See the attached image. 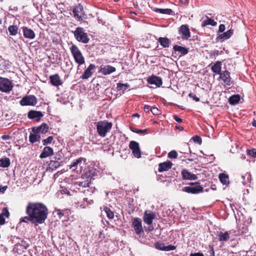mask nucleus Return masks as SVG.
Wrapping results in <instances>:
<instances>
[{
	"label": "nucleus",
	"instance_id": "nucleus-30",
	"mask_svg": "<svg viewBox=\"0 0 256 256\" xmlns=\"http://www.w3.org/2000/svg\"><path fill=\"white\" fill-rule=\"evenodd\" d=\"M10 216V212L6 208L2 210V214H0V224H4L6 221L4 216L8 218Z\"/></svg>",
	"mask_w": 256,
	"mask_h": 256
},
{
	"label": "nucleus",
	"instance_id": "nucleus-49",
	"mask_svg": "<svg viewBox=\"0 0 256 256\" xmlns=\"http://www.w3.org/2000/svg\"><path fill=\"white\" fill-rule=\"evenodd\" d=\"M165 246L164 244L157 242L155 244V248L159 250H164Z\"/></svg>",
	"mask_w": 256,
	"mask_h": 256
},
{
	"label": "nucleus",
	"instance_id": "nucleus-41",
	"mask_svg": "<svg viewBox=\"0 0 256 256\" xmlns=\"http://www.w3.org/2000/svg\"><path fill=\"white\" fill-rule=\"evenodd\" d=\"M74 58L75 62L79 65L82 64L85 62L84 58L83 56L82 53L74 56Z\"/></svg>",
	"mask_w": 256,
	"mask_h": 256
},
{
	"label": "nucleus",
	"instance_id": "nucleus-52",
	"mask_svg": "<svg viewBox=\"0 0 256 256\" xmlns=\"http://www.w3.org/2000/svg\"><path fill=\"white\" fill-rule=\"evenodd\" d=\"M17 244H20V246H22L23 248H24L26 250L29 246V244L28 243H27L26 242L25 240H20V242H18V243H17Z\"/></svg>",
	"mask_w": 256,
	"mask_h": 256
},
{
	"label": "nucleus",
	"instance_id": "nucleus-45",
	"mask_svg": "<svg viewBox=\"0 0 256 256\" xmlns=\"http://www.w3.org/2000/svg\"><path fill=\"white\" fill-rule=\"evenodd\" d=\"M223 53L222 51H218V50H211L209 52V56L210 58L212 59H216V56H218L219 54H221Z\"/></svg>",
	"mask_w": 256,
	"mask_h": 256
},
{
	"label": "nucleus",
	"instance_id": "nucleus-13",
	"mask_svg": "<svg viewBox=\"0 0 256 256\" xmlns=\"http://www.w3.org/2000/svg\"><path fill=\"white\" fill-rule=\"evenodd\" d=\"M179 34H182L183 40H188L190 36V30L186 24H183L180 26L178 30Z\"/></svg>",
	"mask_w": 256,
	"mask_h": 256
},
{
	"label": "nucleus",
	"instance_id": "nucleus-36",
	"mask_svg": "<svg viewBox=\"0 0 256 256\" xmlns=\"http://www.w3.org/2000/svg\"><path fill=\"white\" fill-rule=\"evenodd\" d=\"M10 164V160L8 158L0 159V166L2 168H8Z\"/></svg>",
	"mask_w": 256,
	"mask_h": 256
},
{
	"label": "nucleus",
	"instance_id": "nucleus-57",
	"mask_svg": "<svg viewBox=\"0 0 256 256\" xmlns=\"http://www.w3.org/2000/svg\"><path fill=\"white\" fill-rule=\"evenodd\" d=\"M144 230L146 232H149L151 231H152L154 228L153 226V225H148L147 226H144Z\"/></svg>",
	"mask_w": 256,
	"mask_h": 256
},
{
	"label": "nucleus",
	"instance_id": "nucleus-37",
	"mask_svg": "<svg viewBox=\"0 0 256 256\" xmlns=\"http://www.w3.org/2000/svg\"><path fill=\"white\" fill-rule=\"evenodd\" d=\"M219 179L220 182L223 184H229L228 176L224 173H221L219 174Z\"/></svg>",
	"mask_w": 256,
	"mask_h": 256
},
{
	"label": "nucleus",
	"instance_id": "nucleus-39",
	"mask_svg": "<svg viewBox=\"0 0 256 256\" xmlns=\"http://www.w3.org/2000/svg\"><path fill=\"white\" fill-rule=\"evenodd\" d=\"M104 212L106 213V216L108 219L112 220L114 218V213L110 208L107 206H104Z\"/></svg>",
	"mask_w": 256,
	"mask_h": 256
},
{
	"label": "nucleus",
	"instance_id": "nucleus-18",
	"mask_svg": "<svg viewBox=\"0 0 256 256\" xmlns=\"http://www.w3.org/2000/svg\"><path fill=\"white\" fill-rule=\"evenodd\" d=\"M181 174L184 180H192L198 179V176L196 174L190 172L186 169L182 170Z\"/></svg>",
	"mask_w": 256,
	"mask_h": 256
},
{
	"label": "nucleus",
	"instance_id": "nucleus-17",
	"mask_svg": "<svg viewBox=\"0 0 256 256\" xmlns=\"http://www.w3.org/2000/svg\"><path fill=\"white\" fill-rule=\"evenodd\" d=\"M147 81L148 84H154L158 87L160 86L162 84V79L160 77L153 75L148 77Z\"/></svg>",
	"mask_w": 256,
	"mask_h": 256
},
{
	"label": "nucleus",
	"instance_id": "nucleus-7",
	"mask_svg": "<svg viewBox=\"0 0 256 256\" xmlns=\"http://www.w3.org/2000/svg\"><path fill=\"white\" fill-rule=\"evenodd\" d=\"M158 216L156 212L150 210L144 211L142 217L144 222L146 224H152L154 220L158 219Z\"/></svg>",
	"mask_w": 256,
	"mask_h": 256
},
{
	"label": "nucleus",
	"instance_id": "nucleus-31",
	"mask_svg": "<svg viewBox=\"0 0 256 256\" xmlns=\"http://www.w3.org/2000/svg\"><path fill=\"white\" fill-rule=\"evenodd\" d=\"M240 100V96L239 94H234L230 97L228 102L232 105H236L238 103Z\"/></svg>",
	"mask_w": 256,
	"mask_h": 256
},
{
	"label": "nucleus",
	"instance_id": "nucleus-35",
	"mask_svg": "<svg viewBox=\"0 0 256 256\" xmlns=\"http://www.w3.org/2000/svg\"><path fill=\"white\" fill-rule=\"evenodd\" d=\"M142 226V225H134L136 232L137 234L139 235L140 236H144V228Z\"/></svg>",
	"mask_w": 256,
	"mask_h": 256
},
{
	"label": "nucleus",
	"instance_id": "nucleus-63",
	"mask_svg": "<svg viewBox=\"0 0 256 256\" xmlns=\"http://www.w3.org/2000/svg\"><path fill=\"white\" fill-rule=\"evenodd\" d=\"M210 248V256H215V253L212 246H209Z\"/></svg>",
	"mask_w": 256,
	"mask_h": 256
},
{
	"label": "nucleus",
	"instance_id": "nucleus-10",
	"mask_svg": "<svg viewBox=\"0 0 256 256\" xmlns=\"http://www.w3.org/2000/svg\"><path fill=\"white\" fill-rule=\"evenodd\" d=\"M129 148L132 150V154L136 158H140L141 152L139 144L138 142L134 140L130 142Z\"/></svg>",
	"mask_w": 256,
	"mask_h": 256
},
{
	"label": "nucleus",
	"instance_id": "nucleus-1",
	"mask_svg": "<svg viewBox=\"0 0 256 256\" xmlns=\"http://www.w3.org/2000/svg\"><path fill=\"white\" fill-rule=\"evenodd\" d=\"M26 213L27 216L22 218L20 223L30 222L33 224H42L48 218V208L42 202H30L26 207Z\"/></svg>",
	"mask_w": 256,
	"mask_h": 256
},
{
	"label": "nucleus",
	"instance_id": "nucleus-12",
	"mask_svg": "<svg viewBox=\"0 0 256 256\" xmlns=\"http://www.w3.org/2000/svg\"><path fill=\"white\" fill-rule=\"evenodd\" d=\"M72 12L74 14V17L78 20H82V14L84 12L83 6L80 4H78L76 5L72 10Z\"/></svg>",
	"mask_w": 256,
	"mask_h": 256
},
{
	"label": "nucleus",
	"instance_id": "nucleus-50",
	"mask_svg": "<svg viewBox=\"0 0 256 256\" xmlns=\"http://www.w3.org/2000/svg\"><path fill=\"white\" fill-rule=\"evenodd\" d=\"M50 165L51 166L52 168H56L60 166V164L58 161L51 160L50 162Z\"/></svg>",
	"mask_w": 256,
	"mask_h": 256
},
{
	"label": "nucleus",
	"instance_id": "nucleus-11",
	"mask_svg": "<svg viewBox=\"0 0 256 256\" xmlns=\"http://www.w3.org/2000/svg\"><path fill=\"white\" fill-rule=\"evenodd\" d=\"M43 116V114L40 111L30 110L28 113V118L36 122H39Z\"/></svg>",
	"mask_w": 256,
	"mask_h": 256
},
{
	"label": "nucleus",
	"instance_id": "nucleus-33",
	"mask_svg": "<svg viewBox=\"0 0 256 256\" xmlns=\"http://www.w3.org/2000/svg\"><path fill=\"white\" fill-rule=\"evenodd\" d=\"M206 20H204L202 23V26L204 27L208 25H211L212 26H216L217 22L212 18H209L208 16H206Z\"/></svg>",
	"mask_w": 256,
	"mask_h": 256
},
{
	"label": "nucleus",
	"instance_id": "nucleus-62",
	"mask_svg": "<svg viewBox=\"0 0 256 256\" xmlns=\"http://www.w3.org/2000/svg\"><path fill=\"white\" fill-rule=\"evenodd\" d=\"M174 117V120L177 122H178V123H180L182 122V118H179L178 116L176 115H174L173 116Z\"/></svg>",
	"mask_w": 256,
	"mask_h": 256
},
{
	"label": "nucleus",
	"instance_id": "nucleus-56",
	"mask_svg": "<svg viewBox=\"0 0 256 256\" xmlns=\"http://www.w3.org/2000/svg\"><path fill=\"white\" fill-rule=\"evenodd\" d=\"M176 247L174 246H172L171 244L168 245L167 246H165L164 248V251H169L172 250H175Z\"/></svg>",
	"mask_w": 256,
	"mask_h": 256
},
{
	"label": "nucleus",
	"instance_id": "nucleus-20",
	"mask_svg": "<svg viewBox=\"0 0 256 256\" xmlns=\"http://www.w3.org/2000/svg\"><path fill=\"white\" fill-rule=\"evenodd\" d=\"M172 163L170 160L160 163L158 164V170L160 172L164 171H168L172 168Z\"/></svg>",
	"mask_w": 256,
	"mask_h": 256
},
{
	"label": "nucleus",
	"instance_id": "nucleus-8",
	"mask_svg": "<svg viewBox=\"0 0 256 256\" xmlns=\"http://www.w3.org/2000/svg\"><path fill=\"white\" fill-rule=\"evenodd\" d=\"M86 159L84 158H79L69 165V168L72 170H76L77 172H81L83 166L84 165Z\"/></svg>",
	"mask_w": 256,
	"mask_h": 256
},
{
	"label": "nucleus",
	"instance_id": "nucleus-46",
	"mask_svg": "<svg viewBox=\"0 0 256 256\" xmlns=\"http://www.w3.org/2000/svg\"><path fill=\"white\" fill-rule=\"evenodd\" d=\"M130 130L135 133L138 134H145L147 133L148 130H139L137 129L133 126H130Z\"/></svg>",
	"mask_w": 256,
	"mask_h": 256
},
{
	"label": "nucleus",
	"instance_id": "nucleus-34",
	"mask_svg": "<svg viewBox=\"0 0 256 256\" xmlns=\"http://www.w3.org/2000/svg\"><path fill=\"white\" fill-rule=\"evenodd\" d=\"M40 138V136L38 134H30L29 136V140L32 144L39 141Z\"/></svg>",
	"mask_w": 256,
	"mask_h": 256
},
{
	"label": "nucleus",
	"instance_id": "nucleus-4",
	"mask_svg": "<svg viewBox=\"0 0 256 256\" xmlns=\"http://www.w3.org/2000/svg\"><path fill=\"white\" fill-rule=\"evenodd\" d=\"M72 32L74 34V38L78 42L83 44H87L89 42L90 39L83 28L77 27L76 30Z\"/></svg>",
	"mask_w": 256,
	"mask_h": 256
},
{
	"label": "nucleus",
	"instance_id": "nucleus-32",
	"mask_svg": "<svg viewBox=\"0 0 256 256\" xmlns=\"http://www.w3.org/2000/svg\"><path fill=\"white\" fill-rule=\"evenodd\" d=\"M230 232H219L218 234V240L220 241H226L230 238Z\"/></svg>",
	"mask_w": 256,
	"mask_h": 256
},
{
	"label": "nucleus",
	"instance_id": "nucleus-3",
	"mask_svg": "<svg viewBox=\"0 0 256 256\" xmlns=\"http://www.w3.org/2000/svg\"><path fill=\"white\" fill-rule=\"evenodd\" d=\"M97 132L101 137H105L112 129V124L108 120H100L96 123Z\"/></svg>",
	"mask_w": 256,
	"mask_h": 256
},
{
	"label": "nucleus",
	"instance_id": "nucleus-51",
	"mask_svg": "<svg viewBox=\"0 0 256 256\" xmlns=\"http://www.w3.org/2000/svg\"><path fill=\"white\" fill-rule=\"evenodd\" d=\"M150 111L154 115L158 116L160 114V110L156 107L152 108L150 109Z\"/></svg>",
	"mask_w": 256,
	"mask_h": 256
},
{
	"label": "nucleus",
	"instance_id": "nucleus-14",
	"mask_svg": "<svg viewBox=\"0 0 256 256\" xmlns=\"http://www.w3.org/2000/svg\"><path fill=\"white\" fill-rule=\"evenodd\" d=\"M96 68L94 64H90L87 68L84 70V74L81 76L80 78L82 80H86L90 78L93 74Z\"/></svg>",
	"mask_w": 256,
	"mask_h": 256
},
{
	"label": "nucleus",
	"instance_id": "nucleus-24",
	"mask_svg": "<svg viewBox=\"0 0 256 256\" xmlns=\"http://www.w3.org/2000/svg\"><path fill=\"white\" fill-rule=\"evenodd\" d=\"M22 31L24 36L26 38L34 39L35 38V34L32 29L28 28L27 27L24 26L22 28Z\"/></svg>",
	"mask_w": 256,
	"mask_h": 256
},
{
	"label": "nucleus",
	"instance_id": "nucleus-55",
	"mask_svg": "<svg viewBox=\"0 0 256 256\" xmlns=\"http://www.w3.org/2000/svg\"><path fill=\"white\" fill-rule=\"evenodd\" d=\"M188 96L190 97V98H192L196 102H200V98L196 96L195 94L193 92H190L188 94Z\"/></svg>",
	"mask_w": 256,
	"mask_h": 256
},
{
	"label": "nucleus",
	"instance_id": "nucleus-58",
	"mask_svg": "<svg viewBox=\"0 0 256 256\" xmlns=\"http://www.w3.org/2000/svg\"><path fill=\"white\" fill-rule=\"evenodd\" d=\"M142 220L140 218H135L133 219L132 224H142Z\"/></svg>",
	"mask_w": 256,
	"mask_h": 256
},
{
	"label": "nucleus",
	"instance_id": "nucleus-6",
	"mask_svg": "<svg viewBox=\"0 0 256 256\" xmlns=\"http://www.w3.org/2000/svg\"><path fill=\"white\" fill-rule=\"evenodd\" d=\"M38 102L37 98L34 95H28L23 97L20 102L22 106H34Z\"/></svg>",
	"mask_w": 256,
	"mask_h": 256
},
{
	"label": "nucleus",
	"instance_id": "nucleus-48",
	"mask_svg": "<svg viewBox=\"0 0 256 256\" xmlns=\"http://www.w3.org/2000/svg\"><path fill=\"white\" fill-rule=\"evenodd\" d=\"M168 156L170 158H176L178 157V153L175 150H172L168 153Z\"/></svg>",
	"mask_w": 256,
	"mask_h": 256
},
{
	"label": "nucleus",
	"instance_id": "nucleus-60",
	"mask_svg": "<svg viewBox=\"0 0 256 256\" xmlns=\"http://www.w3.org/2000/svg\"><path fill=\"white\" fill-rule=\"evenodd\" d=\"M8 188V186H0V193L4 194Z\"/></svg>",
	"mask_w": 256,
	"mask_h": 256
},
{
	"label": "nucleus",
	"instance_id": "nucleus-43",
	"mask_svg": "<svg viewBox=\"0 0 256 256\" xmlns=\"http://www.w3.org/2000/svg\"><path fill=\"white\" fill-rule=\"evenodd\" d=\"M18 27L16 26H10L8 30L10 35L16 36L18 34Z\"/></svg>",
	"mask_w": 256,
	"mask_h": 256
},
{
	"label": "nucleus",
	"instance_id": "nucleus-16",
	"mask_svg": "<svg viewBox=\"0 0 256 256\" xmlns=\"http://www.w3.org/2000/svg\"><path fill=\"white\" fill-rule=\"evenodd\" d=\"M48 130V126L46 123H43L40 126H34L32 128V131L34 133L39 134H46Z\"/></svg>",
	"mask_w": 256,
	"mask_h": 256
},
{
	"label": "nucleus",
	"instance_id": "nucleus-61",
	"mask_svg": "<svg viewBox=\"0 0 256 256\" xmlns=\"http://www.w3.org/2000/svg\"><path fill=\"white\" fill-rule=\"evenodd\" d=\"M188 151L189 152H188L186 150L184 149H182L181 151H180V153L183 154H189V153H191V150L190 148H188Z\"/></svg>",
	"mask_w": 256,
	"mask_h": 256
},
{
	"label": "nucleus",
	"instance_id": "nucleus-40",
	"mask_svg": "<svg viewBox=\"0 0 256 256\" xmlns=\"http://www.w3.org/2000/svg\"><path fill=\"white\" fill-rule=\"evenodd\" d=\"M70 50L74 57L82 54L78 47L75 44H72L70 48Z\"/></svg>",
	"mask_w": 256,
	"mask_h": 256
},
{
	"label": "nucleus",
	"instance_id": "nucleus-22",
	"mask_svg": "<svg viewBox=\"0 0 256 256\" xmlns=\"http://www.w3.org/2000/svg\"><path fill=\"white\" fill-rule=\"evenodd\" d=\"M220 76V78H222L224 83H226L227 85H230L231 82V78L230 76V72L226 70H225L223 72H220V74H219Z\"/></svg>",
	"mask_w": 256,
	"mask_h": 256
},
{
	"label": "nucleus",
	"instance_id": "nucleus-25",
	"mask_svg": "<svg viewBox=\"0 0 256 256\" xmlns=\"http://www.w3.org/2000/svg\"><path fill=\"white\" fill-rule=\"evenodd\" d=\"M234 33V30L232 29H230L228 30L227 32H223L222 34H220L217 37L218 40H222V41H224V40H228L231 37Z\"/></svg>",
	"mask_w": 256,
	"mask_h": 256
},
{
	"label": "nucleus",
	"instance_id": "nucleus-23",
	"mask_svg": "<svg viewBox=\"0 0 256 256\" xmlns=\"http://www.w3.org/2000/svg\"><path fill=\"white\" fill-rule=\"evenodd\" d=\"M54 154L53 149L50 146H45L42 152L40 155V158H44L52 156Z\"/></svg>",
	"mask_w": 256,
	"mask_h": 256
},
{
	"label": "nucleus",
	"instance_id": "nucleus-21",
	"mask_svg": "<svg viewBox=\"0 0 256 256\" xmlns=\"http://www.w3.org/2000/svg\"><path fill=\"white\" fill-rule=\"evenodd\" d=\"M51 84L55 86H58L62 84L60 76L58 74H55L50 76Z\"/></svg>",
	"mask_w": 256,
	"mask_h": 256
},
{
	"label": "nucleus",
	"instance_id": "nucleus-47",
	"mask_svg": "<svg viewBox=\"0 0 256 256\" xmlns=\"http://www.w3.org/2000/svg\"><path fill=\"white\" fill-rule=\"evenodd\" d=\"M54 140V138L52 136H49L46 139H44L42 140V143L44 146H47L48 144H50L52 140Z\"/></svg>",
	"mask_w": 256,
	"mask_h": 256
},
{
	"label": "nucleus",
	"instance_id": "nucleus-28",
	"mask_svg": "<svg viewBox=\"0 0 256 256\" xmlns=\"http://www.w3.org/2000/svg\"><path fill=\"white\" fill-rule=\"evenodd\" d=\"M152 10L157 13L166 14H172L173 11L170 8H152Z\"/></svg>",
	"mask_w": 256,
	"mask_h": 256
},
{
	"label": "nucleus",
	"instance_id": "nucleus-53",
	"mask_svg": "<svg viewBox=\"0 0 256 256\" xmlns=\"http://www.w3.org/2000/svg\"><path fill=\"white\" fill-rule=\"evenodd\" d=\"M247 154L253 158H256V149L253 148L252 150H248Z\"/></svg>",
	"mask_w": 256,
	"mask_h": 256
},
{
	"label": "nucleus",
	"instance_id": "nucleus-64",
	"mask_svg": "<svg viewBox=\"0 0 256 256\" xmlns=\"http://www.w3.org/2000/svg\"><path fill=\"white\" fill-rule=\"evenodd\" d=\"M190 256H204V254L202 252L192 253Z\"/></svg>",
	"mask_w": 256,
	"mask_h": 256
},
{
	"label": "nucleus",
	"instance_id": "nucleus-27",
	"mask_svg": "<svg viewBox=\"0 0 256 256\" xmlns=\"http://www.w3.org/2000/svg\"><path fill=\"white\" fill-rule=\"evenodd\" d=\"M158 41L164 48H168L170 44V40L166 37H160Z\"/></svg>",
	"mask_w": 256,
	"mask_h": 256
},
{
	"label": "nucleus",
	"instance_id": "nucleus-15",
	"mask_svg": "<svg viewBox=\"0 0 256 256\" xmlns=\"http://www.w3.org/2000/svg\"><path fill=\"white\" fill-rule=\"evenodd\" d=\"M116 70V68L110 65H102L100 69V72L104 75L110 74Z\"/></svg>",
	"mask_w": 256,
	"mask_h": 256
},
{
	"label": "nucleus",
	"instance_id": "nucleus-42",
	"mask_svg": "<svg viewBox=\"0 0 256 256\" xmlns=\"http://www.w3.org/2000/svg\"><path fill=\"white\" fill-rule=\"evenodd\" d=\"M241 178L242 180V183L244 185L250 182L252 176L250 173H246L244 176H242Z\"/></svg>",
	"mask_w": 256,
	"mask_h": 256
},
{
	"label": "nucleus",
	"instance_id": "nucleus-2",
	"mask_svg": "<svg viewBox=\"0 0 256 256\" xmlns=\"http://www.w3.org/2000/svg\"><path fill=\"white\" fill-rule=\"evenodd\" d=\"M70 210H61L60 209L56 208L54 211L52 212L53 216H58V218H54L53 220L56 222H72L73 221L72 216H70Z\"/></svg>",
	"mask_w": 256,
	"mask_h": 256
},
{
	"label": "nucleus",
	"instance_id": "nucleus-44",
	"mask_svg": "<svg viewBox=\"0 0 256 256\" xmlns=\"http://www.w3.org/2000/svg\"><path fill=\"white\" fill-rule=\"evenodd\" d=\"M130 86V85L128 84L118 83L117 84L116 89L118 91L121 90H123V91H124L127 88H129Z\"/></svg>",
	"mask_w": 256,
	"mask_h": 256
},
{
	"label": "nucleus",
	"instance_id": "nucleus-59",
	"mask_svg": "<svg viewBox=\"0 0 256 256\" xmlns=\"http://www.w3.org/2000/svg\"><path fill=\"white\" fill-rule=\"evenodd\" d=\"M225 26L224 24H220L219 26L218 32H223L225 30Z\"/></svg>",
	"mask_w": 256,
	"mask_h": 256
},
{
	"label": "nucleus",
	"instance_id": "nucleus-29",
	"mask_svg": "<svg viewBox=\"0 0 256 256\" xmlns=\"http://www.w3.org/2000/svg\"><path fill=\"white\" fill-rule=\"evenodd\" d=\"M26 250L23 248L22 246L18 244H16L13 249L14 252L16 254V255H20L24 253H25L27 251Z\"/></svg>",
	"mask_w": 256,
	"mask_h": 256
},
{
	"label": "nucleus",
	"instance_id": "nucleus-54",
	"mask_svg": "<svg viewBox=\"0 0 256 256\" xmlns=\"http://www.w3.org/2000/svg\"><path fill=\"white\" fill-rule=\"evenodd\" d=\"M193 140L199 144H201L202 142V138L198 136H195L192 138Z\"/></svg>",
	"mask_w": 256,
	"mask_h": 256
},
{
	"label": "nucleus",
	"instance_id": "nucleus-5",
	"mask_svg": "<svg viewBox=\"0 0 256 256\" xmlns=\"http://www.w3.org/2000/svg\"><path fill=\"white\" fill-rule=\"evenodd\" d=\"M12 88L13 85L10 80L0 76V91L8 92L12 90Z\"/></svg>",
	"mask_w": 256,
	"mask_h": 256
},
{
	"label": "nucleus",
	"instance_id": "nucleus-9",
	"mask_svg": "<svg viewBox=\"0 0 256 256\" xmlns=\"http://www.w3.org/2000/svg\"><path fill=\"white\" fill-rule=\"evenodd\" d=\"M183 192L189 194H198L204 191V188L200 184L196 185L194 186H185L182 188Z\"/></svg>",
	"mask_w": 256,
	"mask_h": 256
},
{
	"label": "nucleus",
	"instance_id": "nucleus-26",
	"mask_svg": "<svg viewBox=\"0 0 256 256\" xmlns=\"http://www.w3.org/2000/svg\"><path fill=\"white\" fill-rule=\"evenodd\" d=\"M173 49L175 52V54H176V52H178L181 54V56H184L188 52V48L178 45L174 46Z\"/></svg>",
	"mask_w": 256,
	"mask_h": 256
},
{
	"label": "nucleus",
	"instance_id": "nucleus-38",
	"mask_svg": "<svg viewBox=\"0 0 256 256\" xmlns=\"http://www.w3.org/2000/svg\"><path fill=\"white\" fill-rule=\"evenodd\" d=\"M87 180H84L82 182L78 181L77 182L76 184L79 186L82 187V188H86L90 186V178H86Z\"/></svg>",
	"mask_w": 256,
	"mask_h": 256
},
{
	"label": "nucleus",
	"instance_id": "nucleus-19",
	"mask_svg": "<svg viewBox=\"0 0 256 256\" xmlns=\"http://www.w3.org/2000/svg\"><path fill=\"white\" fill-rule=\"evenodd\" d=\"M222 62L221 61H216L214 64L211 63L209 66H210L212 72L216 74H220L222 72Z\"/></svg>",
	"mask_w": 256,
	"mask_h": 256
}]
</instances>
